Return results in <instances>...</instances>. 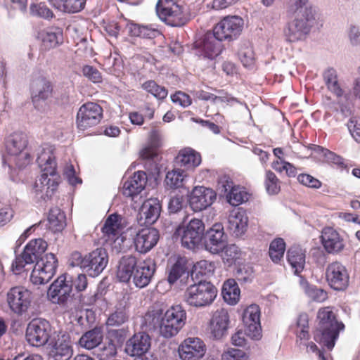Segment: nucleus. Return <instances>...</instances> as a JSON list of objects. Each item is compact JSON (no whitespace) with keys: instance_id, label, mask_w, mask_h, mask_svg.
<instances>
[{"instance_id":"obj_49","label":"nucleus","mask_w":360,"mask_h":360,"mask_svg":"<svg viewBox=\"0 0 360 360\" xmlns=\"http://www.w3.org/2000/svg\"><path fill=\"white\" fill-rule=\"evenodd\" d=\"M30 13L44 19L49 20L54 17L53 12L44 2L31 4L30 6Z\"/></svg>"},{"instance_id":"obj_10","label":"nucleus","mask_w":360,"mask_h":360,"mask_svg":"<svg viewBox=\"0 0 360 360\" xmlns=\"http://www.w3.org/2000/svg\"><path fill=\"white\" fill-rule=\"evenodd\" d=\"M205 232V224L199 219H191L186 226H179L175 234L181 237L182 246L195 249L201 242Z\"/></svg>"},{"instance_id":"obj_4","label":"nucleus","mask_w":360,"mask_h":360,"mask_svg":"<svg viewBox=\"0 0 360 360\" xmlns=\"http://www.w3.org/2000/svg\"><path fill=\"white\" fill-rule=\"evenodd\" d=\"M161 312L159 310L148 311L144 316L145 322L149 326H160V333L165 338L175 336L186 323V312L180 305L168 309L160 322Z\"/></svg>"},{"instance_id":"obj_27","label":"nucleus","mask_w":360,"mask_h":360,"mask_svg":"<svg viewBox=\"0 0 360 360\" xmlns=\"http://www.w3.org/2000/svg\"><path fill=\"white\" fill-rule=\"evenodd\" d=\"M151 339L149 335L141 332L134 334L126 344L125 350L130 356H138L139 355L147 354V352L150 348Z\"/></svg>"},{"instance_id":"obj_9","label":"nucleus","mask_w":360,"mask_h":360,"mask_svg":"<svg viewBox=\"0 0 360 360\" xmlns=\"http://www.w3.org/2000/svg\"><path fill=\"white\" fill-rule=\"evenodd\" d=\"M58 267V259L53 253L46 254L37 260L30 275L34 285H44L54 276Z\"/></svg>"},{"instance_id":"obj_8","label":"nucleus","mask_w":360,"mask_h":360,"mask_svg":"<svg viewBox=\"0 0 360 360\" xmlns=\"http://www.w3.org/2000/svg\"><path fill=\"white\" fill-rule=\"evenodd\" d=\"M156 11L159 18L169 25L179 27L187 22L183 6L174 0H158Z\"/></svg>"},{"instance_id":"obj_24","label":"nucleus","mask_w":360,"mask_h":360,"mask_svg":"<svg viewBox=\"0 0 360 360\" xmlns=\"http://www.w3.org/2000/svg\"><path fill=\"white\" fill-rule=\"evenodd\" d=\"M230 323V317L228 311L220 308L213 312L209 322V331L211 337L214 340L221 339L226 334Z\"/></svg>"},{"instance_id":"obj_21","label":"nucleus","mask_w":360,"mask_h":360,"mask_svg":"<svg viewBox=\"0 0 360 360\" xmlns=\"http://www.w3.org/2000/svg\"><path fill=\"white\" fill-rule=\"evenodd\" d=\"M72 285L68 282L67 274L61 275L50 285L47 296L54 304H64L70 297Z\"/></svg>"},{"instance_id":"obj_55","label":"nucleus","mask_w":360,"mask_h":360,"mask_svg":"<svg viewBox=\"0 0 360 360\" xmlns=\"http://www.w3.org/2000/svg\"><path fill=\"white\" fill-rule=\"evenodd\" d=\"M128 320V316L124 309H117L112 313L108 318L106 324L108 326H120Z\"/></svg>"},{"instance_id":"obj_3","label":"nucleus","mask_w":360,"mask_h":360,"mask_svg":"<svg viewBox=\"0 0 360 360\" xmlns=\"http://www.w3.org/2000/svg\"><path fill=\"white\" fill-rule=\"evenodd\" d=\"M345 328V324L338 319L332 307H321L317 313L314 339L328 350H332L340 332L343 331Z\"/></svg>"},{"instance_id":"obj_26","label":"nucleus","mask_w":360,"mask_h":360,"mask_svg":"<svg viewBox=\"0 0 360 360\" xmlns=\"http://www.w3.org/2000/svg\"><path fill=\"white\" fill-rule=\"evenodd\" d=\"M205 345L198 338H188L179 347V353L182 360H196L205 353Z\"/></svg>"},{"instance_id":"obj_23","label":"nucleus","mask_w":360,"mask_h":360,"mask_svg":"<svg viewBox=\"0 0 360 360\" xmlns=\"http://www.w3.org/2000/svg\"><path fill=\"white\" fill-rule=\"evenodd\" d=\"M320 238L321 244L328 254H338L345 248L343 237L333 227L323 228Z\"/></svg>"},{"instance_id":"obj_7","label":"nucleus","mask_w":360,"mask_h":360,"mask_svg":"<svg viewBox=\"0 0 360 360\" xmlns=\"http://www.w3.org/2000/svg\"><path fill=\"white\" fill-rule=\"evenodd\" d=\"M288 20L283 28V35L288 43L304 40L311 31L315 16L287 15Z\"/></svg>"},{"instance_id":"obj_16","label":"nucleus","mask_w":360,"mask_h":360,"mask_svg":"<svg viewBox=\"0 0 360 360\" xmlns=\"http://www.w3.org/2000/svg\"><path fill=\"white\" fill-rule=\"evenodd\" d=\"M217 198L216 192L202 186H195L188 195V202L194 212H200L211 206Z\"/></svg>"},{"instance_id":"obj_58","label":"nucleus","mask_w":360,"mask_h":360,"mask_svg":"<svg viewBox=\"0 0 360 360\" xmlns=\"http://www.w3.org/2000/svg\"><path fill=\"white\" fill-rule=\"evenodd\" d=\"M82 74L89 80L94 83H101L103 76L101 72L95 67L86 65L82 68Z\"/></svg>"},{"instance_id":"obj_51","label":"nucleus","mask_w":360,"mask_h":360,"mask_svg":"<svg viewBox=\"0 0 360 360\" xmlns=\"http://www.w3.org/2000/svg\"><path fill=\"white\" fill-rule=\"evenodd\" d=\"M238 58L245 67H251L255 63V53L252 46L246 44L240 46Z\"/></svg>"},{"instance_id":"obj_52","label":"nucleus","mask_w":360,"mask_h":360,"mask_svg":"<svg viewBox=\"0 0 360 360\" xmlns=\"http://www.w3.org/2000/svg\"><path fill=\"white\" fill-rule=\"evenodd\" d=\"M271 167L278 173L285 172V174L290 178L295 177L298 175L296 167L288 161L272 162Z\"/></svg>"},{"instance_id":"obj_31","label":"nucleus","mask_w":360,"mask_h":360,"mask_svg":"<svg viewBox=\"0 0 360 360\" xmlns=\"http://www.w3.org/2000/svg\"><path fill=\"white\" fill-rule=\"evenodd\" d=\"M161 205L157 198H150L143 202L141 208L139 223L141 224L151 225L160 217Z\"/></svg>"},{"instance_id":"obj_14","label":"nucleus","mask_w":360,"mask_h":360,"mask_svg":"<svg viewBox=\"0 0 360 360\" xmlns=\"http://www.w3.org/2000/svg\"><path fill=\"white\" fill-rule=\"evenodd\" d=\"M326 278L329 286L337 291H343L349 283V274L347 269L341 262L335 261L328 265Z\"/></svg>"},{"instance_id":"obj_22","label":"nucleus","mask_w":360,"mask_h":360,"mask_svg":"<svg viewBox=\"0 0 360 360\" xmlns=\"http://www.w3.org/2000/svg\"><path fill=\"white\" fill-rule=\"evenodd\" d=\"M122 221V217L117 213L111 214L105 219L101 228L102 239L104 245L112 246L120 239L123 229Z\"/></svg>"},{"instance_id":"obj_48","label":"nucleus","mask_w":360,"mask_h":360,"mask_svg":"<svg viewBox=\"0 0 360 360\" xmlns=\"http://www.w3.org/2000/svg\"><path fill=\"white\" fill-rule=\"evenodd\" d=\"M264 185L270 195L278 194L281 191V181L271 170L266 171Z\"/></svg>"},{"instance_id":"obj_45","label":"nucleus","mask_w":360,"mask_h":360,"mask_svg":"<svg viewBox=\"0 0 360 360\" xmlns=\"http://www.w3.org/2000/svg\"><path fill=\"white\" fill-rule=\"evenodd\" d=\"M285 250V243L281 238H277L271 241L269 254L271 260L278 263L283 257V255Z\"/></svg>"},{"instance_id":"obj_38","label":"nucleus","mask_w":360,"mask_h":360,"mask_svg":"<svg viewBox=\"0 0 360 360\" xmlns=\"http://www.w3.org/2000/svg\"><path fill=\"white\" fill-rule=\"evenodd\" d=\"M103 331L100 328H94L85 332L79 340L80 347L92 349L98 346L103 340Z\"/></svg>"},{"instance_id":"obj_35","label":"nucleus","mask_w":360,"mask_h":360,"mask_svg":"<svg viewBox=\"0 0 360 360\" xmlns=\"http://www.w3.org/2000/svg\"><path fill=\"white\" fill-rule=\"evenodd\" d=\"M315 10L309 0H288L286 15L315 16Z\"/></svg>"},{"instance_id":"obj_33","label":"nucleus","mask_w":360,"mask_h":360,"mask_svg":"<svg viewBox=\"0 0 360 360\" xmlns=\"http://www.w3.org/2000/svg\"><path fill=\"white\" fill-rule=\"evenodd\" d=\"M224 46L222 40L217 37L215 34H207L200 46L201 54L207 58L214 59L222 51Z\"/></svg>"},{"instance_id":"obj_15","label":"nucleus","mask_w":360,"mask_h":360,"mask_svg":"<svg viewBox=\"0 0 360 360\" xmlns=\"http://www.w3.org/2000/svg\"><path fill=\"white\" fill-rule=\"evenodd\" d=\"M49 356L53 360H69L73 354L72 342L69 334L57 335L49 342Z\"/></svg>"},{"instance_id":"obj_17","label":"nucleus","mask_w":360,"mask_h":360,"mask_svg":"<svg viewBox=\"0 0 360 360\" xmlns=\"http://www.w3.org/2000/svg\"><path fill=\"white\" fill-rule=\"evenodd\" d=\"M243 27V20L238 16H228L217 23L213 33L223 40L236 38L240 34Z\"/></svg>"},{"instance_id":"obj_50","label":"nucleus","mask_w":360,"mask_h":360,"mask_svg":"<svg viewBox=\"0 0 360 360\" xmlns=\"http://www.w3.org/2000/svg\"><path fill=\"white\" fill-rule=\"evenodd\" d=\"M117 354V347L112 340L105 342L97 351L96 356L99 360H108Z\"/></svg>"},{"instance_id":"obj_18","label":"nucleus","mask_w":360,"mask_h":360,"mask_svg":"<svg viewBox=\"0 0 360 360\" xmlns=\"http://www.w3.org/2000/svg\"><path fill=\"white\" fill-rule=\"evenodd\" d=\"M260 314V308L255 304L248 306L243 314V322L247 336L253 340H259L262 338Z\"/></svg>"},{"instance_id":"obj_5","label":"nucleus","mask_w":360,"mask_h":360,"mask_svg":"<svg viewBox=\"0 0 360 360\" xmlns=\"http://www.w3.org/2000/svg\"><path fill=\"white\" fill-rule=\"evenodd\" d=\"M5 148L8 155L13 157V162L19 169L30 165L34 158L29 148V136L22 131H15L5 138Z\"/></svg>"},{"instance_id":"obj_64","label":"nucleus","mask_w":360,"mask_h":360,"mask_svg":"<svg viewBox=\"0 0 360 360\" xmlns=\"http://www.w3.org/2000/svg\"><path fill=\"white\" fill-rule=\"evenodd\" d=\"M224 250V259H226L229 263L234 262L240 257V250L236 245L226 246Z\"/></svg>"},{"instance_id":"obj_57","label":"nucleus","mask_w":360,"mask_h":360,"mask_svg":"<svg viewBox=\"0 0 360 360\" xmlns=\"http://www.w3.org/2000/svg\"><path fill=\"white\" fill-rule=\"evenodd\" d=\"M27 257L23 252L20 255L16 256L11 266V269L15 274L19 275L22 274L25 271V267L27 264L34 263L33 262L28 260Z\"/></svg>"},{"instance_id":"obj_41","label":"nucleus","mask_w":360,"mask_h":360,"mask_svg":"<svg viewBox=\"0 0 360 360\" xmlns=\"http://www.w3.org/2000/svg\"><path fill=\"white\" fill-rule=\"evenodd\" d=\"M188 261L184 257H178L175 262L171 266L167 276V281L170 284L175 283L184 274L188 273Z\"/></svg>"},{"instance_id":"obj_54","label":"nucleus","mask_w":360,"mask_h":360,"mask_svg":"<svg viewBox=\"0 0 360 360\" xmlns=\"http://www.w3.org/2000/svg\"><path fill=\"white\" fill-rule=\"evenodd\" d=\"M297 180L301 185L314 189L322 186V182L317 178L307 173H300L297 176Z\"/></svg>"},{"instance_id":"obj_6","label":"nucleus","mask_w":360,"mask_h":360,"mask_svg":"<svg viewBox=\"0 0 360 360\" xmlns=\"http://www.w3.org/2000/svg\"><path fill=\"white\" fill-rule=\"evenodd\" d=\"M217 288L209 281H200L189 285L183 295L186 304L195 308L210 306L217 296Z\"/></svg>"},{"instance_id":"obj_37","label":"nucleus","mask_w":360,"mask_h":360,"mask_svg":"<svg viewBox=\"0 0 360 360\" xmlns=\"http://www.w3.org/2000/svg\"><path fill=\"white\" fill-rule=\"evenodd\" d=\"M287 259L295 274H298L304 267L305 251L300 246H292L287 252Z\"/></svg>"},{"instance_id":"obj_25","label":"nucleus","mask_w":360,"mask_h":360,"mask_svg":"<svg viewBox=\"0 0 360 360\" xmlns=\"http://www.w3.org/2000/svg\"><path fill=\"white\" fill-rule=\"evenodd\" d=\"M160 239V233L155 228L142 229L136 233L134 244L137 252L146 254L152 250Z\"/></svg>"},{"instance_id":"obj_44","label":"nucleus","mask_w":360,"mask_h":360,"mask_svg":"<svg viewBox=\"0 0 360 360\" xmlns=\"http://www.w3.org/2000/svg\"><path fill=\"white\" fill-rule=\"evenodd\" d=\"M249 193L244 188L239 186H235L234 188L226 194L228 202L233 206H238L242 203L247 202L249 199Z\"/></svg>"},{"instance_id":"obj_56","label":"nucleus","mask_w":360,"mask_h":360,"mask_svg":"<svg viewBox=\"0 0 360 360\" xmlns=\"http://www.w3.org/2000/svg\"><path fill=\"white\" fill-rule=\"evenodd\" d=\"M305 292L310 299L317 302H323L328 297V292L326 290L318 288L315 285L307 286Z\"/></svg>"},{"instance_id":"obj_11","label":"nucleus","mask_w":360,"mask_h":360,"mask_svg":"<svg viewBox=\"0 0 360 360\" xmlns=\"http://www.w3.org/2000/svg\"><path fill=\"white\" fill-rule=\"evenodd\" d=\"M52 327L50 323L43 319H34L27 325L26 339L34 347H41L51 340Z\"/></svg>"},{"instance_id":"obj_28","label":"nucleus","mask_w":360,"mask_h":360,"mask_svg":"<svg viewBox=\"0 0 360 360\" xmlns=\"http://www.w3.org/2000/svg\"><path fill=\"white\" fill-rule=\"evenodd\" d=\"M147 183V174L143 171L134 172V175L123 184V195L132 199L141 193Z\"/></svg>"},{"instance_id":"obj_40","label":"nucleus","mask_w":360,"mask_h":360,"mask_svg":"<svg viewBox=\"0 0 360 360\" xmlns=\"http://www.w3.org/2000/svg\"><path fill=\"white\" fill-rule=\"evenodd\" d=\"M221 292L224 301L230 305L237 304L240 300V290L234 279L224 282Z\"/></svg>"},{"instance_id":"obj_30","label":"nucleus","mask_w":360,"mask_h":360,"mask_svg":"<svg viewBox=\"0 0 360 360\" xmlns=\"http://www.w3.org/2000/svg\"><path fill=\"white\" fill-rule=\"evenodd\" d=\"M248 222L245 211L240 207L234 209L228 218V229L235 236H240L246 231Z\"/></svg>"},{"instance_id":"obj_1","label":"nucleus","mask_w":360,"mask_h":360,"mask_svg":"<svg viewBox=\"0 0 360 360\" xmlns=\"http://www.w3.org/2000/svg\"><path fill=\"white\" fill-rule=\"evenodd\" d=\"M37 162L42 173L36 180L34 189L37 195L47 201L51 199L60 182V176L56 172L57 164L53 152L50 149H44L37 157Z\"/></svg>"},{"instance_id":"obj_19","label":"nucleus","mask_w":360,"mask_h":360,"mask_svg":"<svg viewBox=\"0 0 360 360\" xmlns=\"http://www.w3.org/2000/svg\"><path fill=\"white\" fill-rule=\"evenodd\" d=\"M108 256L103 248H97L84 256L83 271L89 276H98L106 267Z\"/></svg>"},{"instance_id":"obj_29","label":"nucleus","mask_w":360,"mask_h":360,"mask_svg":"<svg viewBox=\"0 0 360 360\" xmlns=\"http://www.w3.org/2000/svg\"><path fill=\"white\" fill-rule=\"evenodd\" d=\"M32 88V101L35 108H38L41 101L51 97L53 91L51 82L43 77L33 81Z\"/></svg>"},{"instance_id":"obj_46","label":"nucleus","mask_w":360,"mask_h":360,"mask_svg":"<svg viewBox=\"0 0 360 360\" xmlns=\"http://www.w3.org/2000/svg\"><path fill=\"white\" fill-rule=\"evenodd\" d=\"M185 172L181 169H174L166 174L165 183L171 188H178L183 186Z\"/></svg>"},{"instance_id":"obj_34","label":"nucleus","mask_w":360,"mask_h":360,"mask_svg":"<svg viewBox=\"0 0 360 360\" xmlns=\"http://www.w3.org/2000/svg\"><path fill=\"white\" fill-rule=\"evenodd\" d=\"M42 46L46 50L54 49L63 41V30L58 27H49L39 33Z\"/></svg>"},{"instance_id":"obj_59","label":"nucleus","mask_w":360,"mask_h":360,"mask_svg":"<svg viewBox=\"0 0 360 360\" xmlns=\"http://www.w3.org/2000/svg\"><path fill=\"white\" fill-rule=\"evenodd\" d=\"M221 360H250L248 354L238 349L230 348L221 354Z\"/></svg>"},{"instance_id":"obj_20","label":"nucleus","mask_w":360,"mask_h":360,"mask_svg":"<svg viewBox=\"0 0 360 360\" xmlns=\"http://www.w3.org/2000/svg\"><path fill=\"white\" fill-rule=\"evenodd\" d=\"M226 244V236L220 223L214 224L205 234V247L212 254L224 250Z\"/></svg>"},{"instance_id":"obj_36","label":"nucleus","mask_w":360,"mask_h":360,"mask_svg":"<svg viewBox=\"0 0 360 360\" xmlns=\"http://www.w3.org/2000/svg\"><path fill=\"white\" fill-rule=\"evenodd\" d=\"M48 247L46 241L42 238L31 240L25 247L23 252L30 262H34L45 252Z\"/></svg>"},{"instance_id":"obj_32","label":"nucleus","mask_w":360,"mask_h":360,"mask_svg":"<svg viewBox=\"0 0 360 360\" xmlns=\"http://www.w3.org/2000/svg\"><path fill=\"white\" fill-rule=\"evenodd\" d=\"M174 162L177 165L183 167L186 169H193L200 165L202 158L198 152L187 147L179 151L174 158Z\"/></svg>"},{"instance_id":"obj_42","label":"nucleus","mask_w":360,"mask_h":360,"mask_svg":"<svg viewBox=\"0 0 360 360\" xmlns=\"http://www.w3.org/2000/svg\"><path fill=\"white\" fill-rule=\"evenodd\" d=\"M49 229L53 232L61 231L66 225V217L64 212L56 207L49 210L48 215Z\"/></svg>"},{"instance_id":"obj_47","label":"nucleus","mask_w":360,"mask_h":360,"mask_svg":"<svg viewBox=\"0 0 360 360\" xmlns=\"http://www.w3.org/2000/svg\"><path fill=\"white\" fill-rule=\"evenodd\" d=\"M141 87L158 100L165 99L168 94L167 89L165 86L158 84L154 80L145 82L142 84Z\"/></svg>"},{"instance_id":"obj_12","label":"nucleus","mask_w":360,"mask_h":360,"mask_svg":"<svg viewBox=\"0 0 360 360\" xmlns=\"http://www.w3.org/2000/svg\"><path fill=\"white\" fill-rule=\"evenodd\" d=\"M103 117V110L98 103L83 104L77 114L76 123L79 129L86 130L98 124Z\"/></svg>"},{"instance_id":"obj_2","label":"nucleus","mask_w":360,"mask_h":360,"mask_svg":"<svg viewBox=\"0 0 360 360\" xmlns=\"http://www.w3.org/2000/svg\"><path fill=\"white\" fill-rule=\"evenodd\" d=\"M155 271V264L150 258L138 261L134 256L123 257L120 261L117 277L121 282H129L132 278L138 288L147 286Z\"/></svg>"},{"instance_id":"obj_39","label":"nucleus","mask_w":360,"mask_h":360,"mask_svg":"<svg viewBox=\"0 0 360 360\" xmlns=\"http://www.w3.org/2000/svg\"><path fill=\"white\" fill-rule=\"evenodd\" d=\"M50 4L60 11L67 13H76L82 11L86 0H49Z\"/></svg>"},{"instance_id":"obj_53","label":"nucleus","mask_w":360,"mask_h":360,"mask_svg":"<svg viewBox=\"0 0 360 360\" xmlns=\"http://www.w3.org/2000/svg\"><path fill=\"white\" fill-rule=\"evenodd\" d=\"M296 334L297 339L307 340L309 338L308 319L306 314L300 315L297 321Z\"/></svg>"},{"instance_id":"obj_13","label":"nucleus","mask_w":360,"mask_h":360,"mask_svg":"<svg viewBox=\"0 0 360 360\" xmlns=\"http://www.w3.org/2000/svg\"><path fill=\"white\" fill-rule=\"evenodd\" d=\"M32 293L22 286L11 288L7 293V302L10 309L18 315L27 312L31 305Z\"/></svg>"},{"instance_id":"obj_61","label":"nucleus","mask_w":360,"mask_h":360,"mask_svg":"<svg viewBox=\"0 0 360 360\" xmlns=\"http://www.w3.org/2000/svg\"><path fill=\"white\" fill-rule=\"evenodd\" d=\"M68 276L70 285H72V290L74 288L77 292H82L86 288L88 282L85 274H78L77 276L73 279L68 275Z\"/></svg>"},{"instance_id":"obj_43","label":"nucleus","mask_w":360,"mask_h":360,"mask_svg":"<svg viewBox=\"0 0 360 360\" xmlns=\"http://www.w3.org/2000/svg\"><path fill=\"white\" fill-rule=\"evenodd\" d=\"M323 80L328 89L338 98L343 96V90L338 82V74L334 68L327 69L323 74Z\"/></svg>"},{"instance_id":"obj_60","label":"nucleus","mask_w":360,"mask_h":360,"mask_svg":"<svg viewBox=\"0 0 360 360\" xmlns=\"http://www.w3.org/2000/svg\"><path fill=\"white\" fill-rule=\"evenodd\" d=\"M194 269L198 274L210 276L213 274L215 266L213 262L207 260H200L194 265Z\"/></svg>"},{"instance_id":"obj_63","label":"nucleus","mask_w":360,"mask_h":360,"mask_svg":"<svg viewBox=\"0 0 360 360\" xmlns=\"http://www.w3.org/2000/svg\"><path fill=\"white\" fill-rule=\"evenodd\" d=\"M173 103L179 104L185 108L189 106L192 103V99L190 96L183 91H178L171 96Z\"/></svg>"},{"instance_id":"obj_62","label":"nucleus","mask_w":360,"mask_h":360,"mask_svg":"<svg viewBox=\"0 0 360 360\" xmlns=\"http://www.w3.org/2000/svg\"><path fill=\"white\" fill-rule=\"evenodd\" d=\"M347 127L355 141L360 143V118L352 117L347 123Z\"/></svg>"}]
</instances>
